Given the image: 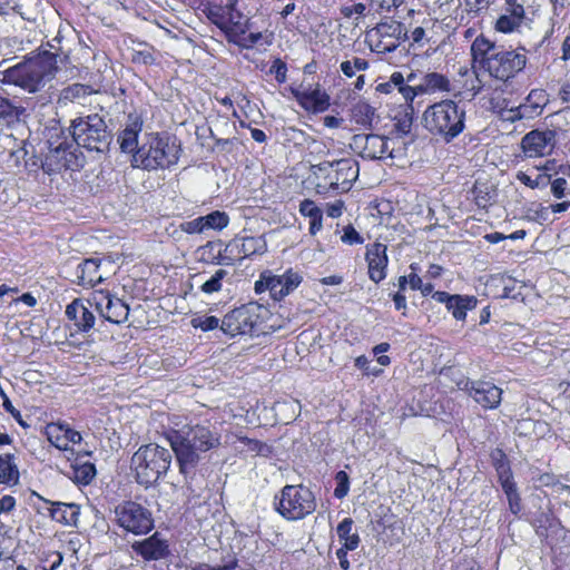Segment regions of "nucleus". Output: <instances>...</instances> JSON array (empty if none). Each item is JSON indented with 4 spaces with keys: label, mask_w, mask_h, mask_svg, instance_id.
I'll list each match as a JSON object with an SVG mask.
<instances>
[{
    "label": "nucleus",
    "mask_w": 570,
    "mask_h": 570,
    "mask_svg": "<svg viewBox=\"0 0 570 570\" xmlns=\"http://www.w3.org/2000/svg\"><path fill=\"white\" fill-rule=\"evenodd\" d=\"M59 37H55L47 43L49 49L38 48L23 57V60L1 71L0 82L22 89L28 94L41 91L47 83L52 81L58 71L59 63L68 59L67 55L61 56L59 48Z\"/></svg>",
    "instance_id": "f257e3e1"
},
{
    "label": "nucleus",
    "mask_w": 570,
    "mask_h": 570,
    "mask_svg": "<svg viewBox=\"0 0 570 570\" xmlns=\"http://www.w3.org/2000/svg\"><path fill=\"white\" fill-rule=\"evenodd\" d=\"M171 450L176 454L183 474L191 472L200 460V454L220 444L218 430L210 424L185 425L168 434Z\"/></svg>",
    "instance_id": "f03ea898"
},
{
    "label": "nucleus",
    "mask_w": 570,
    "mask_h": 570,
    "mask_svg": "<svg viewBox=\"0 0 570 570\" xmlns=\"http://www.w3.org/2000/svg\"><path fill=\"white\" fill-rule=\"evenodd\" d=\"M471 56L474 66L487 71L491 77L508 81L518 75L527 65V57L517 50H498L495 43L478 36L471 45Z\"/></svg>",
    "instance_id": "7ed1b4c3"
},
{
    "label": "nucleus",
    "mask_w": 570,
    "mask_h": 570,
    "mask_svg": "<svg viewBox=\"0 0 570 570\" xmlns=\"http://www.w3.org/2000/svg\"><path fill=\"white\" fill-rule=\"evenodd\" d=\"M314 174L317 179L316 193L323 196H332L347 193L352 188L358 177L360 167L355 159L342 158L316 165Z\"/></svg>",
    "instance_id": "20e7f679"
},
{
    "label": "nucleus",
    "mask_w": 570,
    "mask_h": 570,
    "mask_svg": "<svg viewBox=\"0 0 570 570\" xmlns=\"http://www.w3.org/2000/svg\"><path fill=\"white\" fill-rule=\"evenodd\" d=\"M422 119L426 130L450 142L464 130L465 110L455 101L444 99L428 107Z\"/></svg>",
    "instance_id": "39448f33"
},
{
    "label": "nucleus",
    "mask_w": 570,
    "mask_h": 570,
    "mask_svg": "<svg viewBox=\"0 0 570 570\" xmlns=\"http://www.w3.org/2000/svg\"><path fill=\"white\" fill-rule=\"evenodd\" d=\"M180 145L167 135H150L132 156V164L146 170L168 169L178 163Z\"/></svg>",
    "instance_id": "423d86ee"
},
{
    "label": "nucleus",
    "mask_w": 570,
    "mask_h": 570,
    "mask_svg": "<svg viewBox=\"0 0 570 570\" xmlns=\"http://www.w3.org/2000/svg\"><path fill=\"white\" fill-rule=\"evenodd\" d=\"M170 464V451L155 443L140 446L131 458L136 479L145 487L155 484L167 473Z\"/></svg>",
    "instance_id": "0eeeda50"
},
{
    "label": "nucleus",
    "mask_w": 570,
    "mask_h": 570,
    "mask_svg": "<svg viewBox=\"0 0 570 570\" xmlns=\"http://www.w3.org/2000/svg\"><path fill=\"white\" fill-rule=\"evenodd\" d=\"M69 132L72 142L89 151L105 153L109 149L112 135L105 119L98 114L79 116L71 120Z\"/></svg>",
    "instance_id": "6e6552de"
},
{
    "label": "nucleus",
    "mask_w": 570,
    "mask_h": 570,
    "mask_svg": "<svg viewBox=\"0 0 570 570\" xmlns=\"http://www.w3.org/2000/svg\"><path fill=\"white\" fill-rule=\"evenodd\" d=\"M276 511L288 521H297L312 514L316 509L314 493L306 487L285 485L275 497Z\"/></svg>",
    "instance_id": "1a4fd4ad"
},
{
    "label": "nucleus",
    "mask_w": 570,
    "mask_h": 570,
    "mask_svg": "<svg viewBox=\"0 0 570 570\" xmlns=\"http://www.w3.org/2000/svg\"><path fill=\"white\" fill-rule=\"evenodd\" d=\"M266 309L257 303H248L228 312L222 320L220 330L232 337L254 335L261 331Z\"/></svg>",
    "instance_id": "9d476101"
},
{
    "label": "nucleus",
    "mask_w": 570,
    "mask_h": 570,
    "mask_svg": "<svg viewBox=\"0 0 570 570\" xmlns=\"http://www.w3.org/2000/svg\"><path fill=\"white\" fill-rule=\"evenodd\" d=\"M406 39L407 29L402 22L393 19L382 20L365 35V42L377 53L392 52Z\"/></svg>",
    "instance_id": "9b49d317"
},
{
    "label": "nucleus",
    "mask_w": 570,
    "mask_h": 570,
    "mask_svg": "<svg viewBox=\"0 0 570 570\" xmlns=\"http://www.w3.org/2000/svg\"><path fill=\"white\" fill-rule=\"evenodd\" d=\"M302 281L303 276L292 268L281 275H275L271 271H264L255 282L254 289L256 294L268 291L274 301H281L294 292Z\"/></svg>",
    "instance_id": "f8f14e48"
},
{
    "label": "nucleus",
    "mask_w": 570,
    "mask_h": 570,
    "mask_svg": "<svg viewBox=\"0 0 570 570\" xmlns=\"http://www.w3.org/2000/svg\"><path fill=\"white\" fill-rule=\"evenodd\" d=\"M119 527L134 534H144L154 527L151 513L139 503L127 501L115 509Z\"/></svg>",
    "instance_id": "ddd939ff"
},
{
    "label": "nucleus",
    "mask_w": 570,
    "mask_h": 570,
    "mask_svg": "<svg viewBox=\"0 0 570 570\" xmlns=\"http://www.w3.org/2000/svg\"><path fill=\"white\" fill-rule=\"evenodd\" d=\"M87 303L95 306L99 314L110 323L121 324L128 320V305L109 292H97Z\"/></svg>",
    "instance_id": "4468645a"
},
{
    "label": "nucleus",
    "mask_w": 570,
    "mask_h": 570,
    "mask_svg": "<svg viewBox=\"0 0 570 570\" xmlns=\"http://www.w3.org/2000/svg\"><path fill=\"white\" fill-rule=\"evenodd\" d=\"M458 385L483 409H495L501 403L502 390L491 382L466 380Z\"/></svg>",
    "instance_id": "2eb2a0df"
},
{
    "label": "nucleus",
    "mask_w": 570,
    "mask_h": 570,
    "mask_svg": "<svg viewBox=\"0 0 570 570\" xmlns=\"http://www.w3.org/2000/svg\"><path fill=\"white\" fill-rule=\"evenodd\" d=\"M353 145L358 149V154L364 159H384L393 157V150L390 148V139L380 135H355Z\"/></svg>",
    "instance_id": "dca6fc26"
},
{
    "label": "nucleus",
    "mask_w": 570,
    "mask_h": 570,
    "mask_svg": "<svg viewBox=\"0 0 570 570\" xmlns=\"http://www.w3.org/2000/svg\"><path fill=\"white\" fill-rule=\"evenodd\" d=\"M524 6L519 0H505L502 14L497 19L494 29L501 33L520 32V28L527 23Z\"/></svg>",
    "instance_id": "f3484780"
},
{
    "label": "nucleus",
    "mask_w": 570,
    "mask_h": 570,
    "mask_svg": "<svg viewBox=\"0 0 570 570\" xmlns=\"http://www.w3.org/2000/svg\"><path fill=\"white\" fill-rule=\"evenodd\" d=\"M554 132L551 130H532L521 141L524 155L529 158L543 157L549 155L554 146Z\"/></svg>",
    "instance_id": "a211bd4d"
},
{
    "label": "nucleus",
    "mask_w": 570,
    "mask_h": 570,
    "mask_svg": "<svg viewBox=\"0 0 570 570\" xmlns=\"http://www.w3.org/2000/svg\"><path fill=\"white\" fill-rule=\"evenodd\" d=\"M131 549L145 561L160 560L169 553L168 542L159 532H155L144 540L135 541Z\"/></svg>",
    "instance_id": "6ab92c4d"
},
{
    "label": "nucleus",
    "mask_w": 570,
    "mask_h": 570,
    "mask_svg": "<svg viewBox=\"0 0 570 570\" xmlns=\"http://www.w3.org/2000/svg\"><path fill=\"white\" fill-rule=\"evenodd\" d=\"M71 147L72 144L68 142L67 139L59 142L49 140L50 151L42 164L43 170L51 174L60 170L61 168H70L71 158H73V153L69 150Z\"/></svg>",
    "instance_id": "aec40b11"
},
{
    "label": "nucleus",
    "mask_w": 570,
    "mask_h": 570,
    "mask_svg": "<svg viewBox=\"0 0 570 570\" xmlns=\"http://www.w3.org/2000/svg\"><path fill=\"white\" fill-rule=\"evenodd\" d=\"M142 118L137 112H130L127 117L124 129L119 132L117 141L122 153H137L138 137L142 130Z\"/></svg>",
    "instance_id": "412c9836"
},
{
    "label": "nucleus",
    "mask_w": 570,
    "mask_h": 570,
    "mask_svg": "<svg viewBox=\"0 0 570 570\" xmlns=\"http://www.w3.org/2000/svg\"><path fill=\"white\" fill-rule=\"evenodd\" d=\"M366 261L368 265V277L374 283H380L386 276L389 258L386 246L381 243H374L367 247Z\"/></svg>",
    "instance_id": "4be33fe9"
},
{
    "label": "nucleus",
    "mask_w": 570,
    "mask_h": 570,
    "mask_svg": "<svg viewBox=\"0 0 570 570\" xmlns=\"http://www.w3.org/2000/svg\"><path fill=\"white\" fill-rule=\"evenodd\" d=\"M294 97L299 106L309 112H323L330 107V96L318 86L294 91Z\"/></svg>",
    "instance_id": "5701e85b"
},
{
    "label": "nucleus",
    "mask_w": 570,
    "mask_h": 570,
    "mask_svg": "<svg viewBox=\"0 0 570 570\" xmlns=\"http://www.w3.org/2000/svg\"><path fill=\"white\" fill-rule=\"evenodd\" d=\"M82 301L75 299L66 307L67 317L73 322L78 331L89 332L95 325V315Z\"/></svg>",
    "instance_id": "b1692460"
},
{
    "label": "nucleus",
    "mask_w": 570,
    "mask_h": 570,
    "mask_svg": "<svg viewBox=\"0 0 570 570\" xmlns=\"http://www.w3.org/2000/svg\"><path fill=\"white\" fill-rule=\"evenodd\" d=\"M37 497L45 503L50 504V517L53 521L65 525L76 527L79 520L80 508L75 503L52 502L43 499L39 494Z\"/></svg>",
    "instance_id": "393cba45"
},
{
    "label": "nucleus",
    "mask_w": 570,
    "mask_h": 570,
    "mask_svg": "<svg viewBox=\"0 0 570 570\" xmlns=\"http://www.w3.org/2000/svg\"><path fill=\"white\" fill-rule=\"evenodd\" d=\"M100 261L96 258L85 259L77 266L76 277L81 286L94 287L104 281L99 271Z\"/></svg>",
    "instance_id": "a878e982"
},
{
    "label": "nucleus",
    "mask_w": 570,
    "mask_h": 570,
    "mask_svg": "<svg viewBox=\"0 0 570 570\" xmlns=\"http://www.w3.org/2000/svg\"><path fill=\"white\" fill-rule=\"evenodd\" d=\"M439 91H451L450 80L439 72L424 73L420 82L416 85V92H419V95L434 94Z\"/></svg>",
    "instance_id": "bb28decb"
},
{
    "label": "nucleus",
    "mask_w": 570,
    "mask_h": 570,
    "mask_svg": "<svg viewBox=\"0 0 570 570\" xmlns=\"http://www.w3.org/2000/svg\"><path fill=\"white\" fill-rule=\"evenodd\" d=\"M416 75L413 71L407 72L404 76L400 71H395L392 73V83L397 85V92L402 95L405 102L409 104V107L413 111L412 102L419 92H416Z\"/></svg>",
    "instance_id": "cd10ccee"
},
{
    "label": "nucleus",
    "mask_w": 570,
    "mask_h": 570,
    "mask_svg": "<svg viewBox=\"0 0 570 570\" xmlns=\"http://www.w3.org/2000/svg\"><path fill=\"white\" fill-rule=\"evenodd\" d=\"M227 26L222 30L226 33L228 41L233 42L235 38L244 36L250 26L249 20L239 11H227Z\"/></svg>",
    "instance_id": "c85d7f7f"
},
{
    "label": "nucleus",
    "mask_w": 570,
    "mask_h": 570,
    "mask_svg": "<svg viewBox=\"0 0 570 570\" xmlns=\"http://www.w3.org/2000/svg\"><path fill=\"white\" fill-rule=\"evenodd\" d=\"M299 213L309 218V233L316 235L323 227V213L311 199H304L299 204Z\"/></svg>",
    "instance_id": "c756f323"
},
{
    "label": "nucleus",
    "mask_w": 570,
    "mask_h": 570,
    "mask_svg": "<svg viewBox=\"0 0 570 570\" xmlns=\"http://www.w3.org/2000/svg\"><path fill=\"white\" fill-rule=\"evenodd\" d=\"M19 482V470L12 454L0 455V483L16 485Z\"/></svg>",
    "instance_id": "7c9ffc66"
},
{
    "label": "nucleus",
    "mask_w": 570,
    "mask_h": 570,
    "mask_svg": "<svg viewBox=\"0 0 570 570\" xmlns=\"http://www.w3.org/2000/svg\"><path fill=\"white\" fill-rule=\"evenodd\" d=\"M354 521L351 518H345L340 524L337 525L336 532L338 535V539L343 542L342 548H346L350 550H355L360 542V535L356 531L353 530Z\"/></svg>",
    "instance_id": "2f4dec72"
},
{
    "label": "nucleus",
    "mask_w": 570,
    "mask_h": 570,
    "mask_svg": "<svg viewBox=\"0 0 570 570\" xmlns=\"http://www.w3.org/2000/svg\"><path fill=\"white\" fill-rule=\"evenodd\" d=\"M475 306L476 298L474 296L453 295V299L446 308L452 313L455 320L464 321L466 312L475 308Z\"/></svg>",
    "instance_id": "473e14b6"
},
{
    "label": "nucleus",
    "mask_w": 570,
    "mask_h": 570,
    "mask_svg": "<svg viewBox=\"0 0 570 570\" xmlns=\"http://www.w3.org/2000/svg\"><path fill=\"white\" fill-rule=\"evenodd\" d=\"M236 248L243 257H249L252 255H262L266 252L267 245L263 237H243L238 243H235Z\"/></svg>",
    "instance_id": "72a5a7b5"
},
{
    "label": "nucleus",
    "mask_w": 570,
    "mask_h": 570,
    "mask_svg": "<svg viewBox=\"0 0 570 570\" xmlns=\"http://www.w3.org/2000/svg\"><path fill=\"white\" fill-rule=\"evenodd\" d=\"M491 461L498 473L500 484L513 481L509 461L502 450L495 449L492 451Z\"/></svg>",
    "instance_id": "f704fd0d"
},
{
    "label": "nucleus",
    "mask_w": 570,
    "mask_h": 570,
    "mask_svg": "<svg viewBox=\"0 0 570 570\" xmlns=\"http://www.w3.org/2000/svg\"><path fill=\"white\" fill-rule=\"evenodd\" d=\"M24 108L0 95V124H10L23 115Z\"/></svg>",
    "instance_id": "c9c22d12"
},
{
    "label": "nucleus",
    "mask_w": 570,
    "mask_h": 570,
    "mask_svg": "<svg viewBox=\"0 0 570 570\" xmlns=\"http://www.w3.org/2000/svg\"><path fill=\"white\" fill-rule=\"evenodd\" d=\"M492 283L497 287H502L501 293L499 294L502 298H517L521 295L520 289L521 286L518 284V282L512 278L511 276L507 275H499L492 278Z\"/></svg>",
    "instance_id": "e433bc0d"
},
{
    "label": "nucleus",
    "mask_w": 570,
    "mask_h": 570,
    "mask_svg": "<svg viewBox=\"0 0 570 570\" xmlns=\"http://www.w3.org/2000/svg\"><path fill=\"white\" fill-rule=\"evenodd\" d=\"M229 275L228 271L224 268L216 269L204 283L200 285V291L207 295L218 293L223 287V281Z\"/></svg>",
    "instance_id": "4c0bfd02"
},
{
    "label": "nucleus",
    "mask_w": 570,
    "mask_h": 570,
    "mask_svg": "<svg viewBox=\"0 0 570 570\" xmlns=\"http://www.w3.org/2000/svg\"><path fill=\"white\" fill-rule=\"evenodd\" d=\"M95 475L96 468L90 462L72 465V479L79 484H89Z\"/></svg>",
    "instance_id": "58836bf2"
},
{
    "label": "nucleus",
    "mask_w": 570,
    "mask_h": 570,
    "mask_svg": "<svg viewBox=\"0 0 570 570\" xmlns=\"http://www.w3.org/2000/svg\"><path fill=\"white\" fill-rule=\"evenodd\" d=\"M200 217L203 219L205 230H222L229 223L228 215L219 210L212 212L210 214Z\"/></svg>",
    "instance_id": "ea45409f"
},
{
    "label": "nucleus",
    "mask_w": 570,
    "mask_h": 570,
    "mask_svg": "<svg viewBox=\"0 0 570 570\" xmlns=\"http://www.w3.org/2000/svg\"><path fill=\"white\" fill-rule=\"evenodd\" d=\"M205 12L207 14V18L220 30L227 26L226 17L228 14L223 6L208 3V6L205 9Z\"/></svg>",
    "instance_id": "a19ab883"
},
{
    "label": "nucleus",
    "mask_w": 570,
    "mask_h": 570,
    "mask_svg": "<svg viewBox=\"0 0 570 570\" xmlns=\"http://www.w3.org/2000/svg\"><path fill=\"white\" fill-rule=\"evenodd\" d=\"M63 434L62 424H51L47 428V435L50 443L59 450L67 451V440Z\"/></svg>",
    "instance_id": "79ce46f5"
},
{
    "label": "nucleus",
    "mask_w": 570,
    "mask_h": 570,
    "mask_svg": "<svg viewBox=\"0 0 570 570\" xmlns=\"http://www.w3.org/2000/svg\"><path fill=\"white\" fill-rule=\"evenodd\" d=\"M501 487L507 495L510 511L517 515L521 511V499L514 481L501 484Z\"/></svg>",
    "instance_id": "37998d69"
},
{
    "label": "nucleus",
    "mask_w": 570,
    "mask_h": 570,
    "mask_svg": "<svg viewBox=\"0 0 570 570\" xmlns=\"http://www.w3.org/2000/svg\"><path fill=\"white\" fill-rule=\"evenodd\" d=\"M191 325L195 328H200L204 332L220 327L222 320L216 316H198L191 320Z\"/></svg>",
    "instance_id": "c03bdc74"
},
{
    "label": "nucleus",
    "mask_w": 570,
    "mask_h": 570,
    "mask_svg": "<svg viewBox=\"0 0 570 570\" xmlns=\"http://www.w3.org/2000/svg\"><path fill=\"white\" fill-rule=\"evenodd\" d=\"M336 488L334 490V495L337 499H343L347 495L350 490V478L345 471H338L335 475Z\"/></svg>",
    "instance_id": "a18cd8bd"
},
{
    "label": "nucleus",
    "mask_w": 570,
    "mask_h": 570,
    "mask_svg": "<svg viewBox=\"0 0 570 570\" xmlns=\"http://www.w3.org/2000/svg\"><path fill=\"white\" fill-rule=\"evenodd\" d=\"M472 69H473V79H471L470 81L468 80L465 82V87H466V90H469L471 92V96L475 97L476 95H479L482 91L484 83L478 72V70L480 69L479 66L475 65V68H474V62H473Z\"/></svg>",
    "instance_id": "49530a36"
},
{
    "label": "nucleus",
    "mask_w": 570,
    "mask_h": 570,
    "mask_svg": "<svg viewBox=\"0 0 570 570\" xmlns=\"http://www.w3.org/2000/svg\"><path fill=\"white\" fill-rule=\"evenodd\" d=\"M269 72L275 76V79L278 83L286 81L287 67L282 59L277 58L273 61L269 68Z\"/></svg>",
    "instance_id": "de8ad7c7"
},
{
    "label": "nucleus",
    "mask_w": 570,
    "mask_h": 570,
    "mask_svg": "<svg viewBox=\"0 0 570 570\" xmlns=\"http://www.w3.org/2000/svg\"><path fill=\"white\" fill-rule=\"evenodd\" d=\"M550 185H551L552 195L558 199H561L569 194L568 193V189H569L568 181L566 178H562V177L556 178L551 181Z\"/></svg>",
    "instance_id": "09e8293b"
},
{
    "label": "nucleus",
    "mask_w": 570,
    "mask_h": 570,
    "mask_svg": "<svg viewBox=\"0 0 570 570\" xmlns=\"http://www.w3.org/2000/svg\"><path fill=\"white\" fill-rule=\"evenodd\" d=\"M343 232L344 233L341 236V240L345 244L355 245L362 244L364 242L363 237L352 225H347Z\"/></svg>",
    "instance_id": "8fccbe9b"
},
{
    "label": "nucleus",
    "mask_w": 570,
    "mask_h": 570,
    "mask_svg": "<svg viewBox=\"0 0 570 570\" xmlns=\"http://www.w3.org/2000/svg\"><path fill=\"white\" fill-rule=\"evenodd\" d=\"M4 43L13 49V52L26 51L32 45L30 39L23 40L22 38L14 36L4 39Z\"/></svg>",
    "instance_id": "3c124183"
},
{
    "label": "nucleus",
    "mask_w": 570,
    "mask_h": 570,
    "mask_svg": "<svg viewBox=\"0 0 570 570\" xmlns=\"http://www.w3.org/2000/svg\"><path fill=\"white\" fill-rule=\"evenodd\" d=\"M262 39L261 32H252L248 36L245 37H237L233 40V42L239 47L243 48H252L254 45H256Z\"/></svg>",
    "instance_id": "603ef678"
},
{
    "label": "nucleus",
    "mask_w": 570,
    "mask_h": 570,
    "mask_svg": "<svg viewBox=\"0 0 570 570\" xmlns=\"http://www.w3.org/2000/svg\"><path fill=\"white\" fill-rule=\"evenodd\" d=\"M546 178L547 177L543 175H538L535 179H532L529 175H527L523 171H518L517 174V179L532 189L538 188L543 183V180H546Z\"/></svg>",
    "instance_id": "864d4df0"
},
{
    "label": "nucleus",
    "mask_w": 570,
    "mask_h": 570,
    "mask_svg": "<svg viewBox=\"0 0 570 570\" xmlns=\"http://www.w3.org/2000/svg\"><path fill=\"white\" fill-rule=\"evenodd\" d=\"M181 229L188 234H199L206 232L202 217H197L181 224Z\"/></svg>",
    "instance_id": "5fc2aeb1"
},
{
    "label": "nucleus",
    "mask_w": 570,
    "mask_h": 570,
    "mask_svg": "<svg viewBox=\"0 0 570 570\" xmlns=\"http://www.w3.org/2000/svg\"><path fill=\"white\" fill-rule=\"evenodd\" d=\"M236 563V559L233 556H228V559L223 560L220 564H204V570H230Z\"/></svg>",
    "instance_id": "6e6d98bb"
},
{
    "label": "nucleus",
    "mask_w": 570,
    "mask_h": 570,
    "mask_svg": "<svg viewBox=\"0 0 570 570\" xmlns=\"http://www.w3.org/2000/svg\"><path fill=\"white\" fill-rule=\"evenodd\" d=\"M2 401H3V402H2V406H3V409H4L8 413H10V414H11V415L17 420V422H18L21 426H27V424L24 423V421H23V420H22V417H21V413H20V411H18V410L12 405L11 401L9 400V397L7 396V397H4Z\"/></svg>",
    "instance_id": "4d7b16f0"
},
{
    "label": "nucleus",
    "mask_w": 570,
    "mask_h": 570,
    "mask_svg": "<svg viewBox=\"0 0 570 570\" xmlns=\"http://www.w3.org/2000/svg\"><path fill=\"white\" fill-rule=\"evenodd\" d=\"M374 6L382 10L391 11L404 3V0H371Z\"/></svg>",
    "instance_id": "13d9d810"
},
{
    "label": "nucleus",
    "mask_w": 570,
    "mask_h": 570,
    "mask_svg": "<svg viewBox=\"0 0 570 570\" xmlns=\"http://www.w3.org/2000/svg\"><path fill=\"white\" fill-rule=\"evenodd\" d=\"M63 433H65L63 435L67 440L68 448H69L70 443L77 444V443H80L82 440L81 434L78 431L70 429L67 425H63Z\"/></svg>",
    "instance_id": "bf43d9fd"
},
{
    "label": "nucleus",
    "mask_w": 570,
    "mask_h": 570,
    "mask_svg": "<svg viewBox=\"0 0 570 570\" xmlns=\"http://www.w3.org/2000/svg\"><path fill=\"white\" fill-rule=\"evenodd\" d=\"M344 203L342 200H336L333 204H328L326 208V214L331 218H337L343 214Z\"/></svg>",
    "instance_id": "052dcab7"
},
{
    "label": "nucleus",
    "mask_w": 570,
    "mask_h": 570,
    "mask_svg": "<svg viewBox=\"0 0 570 570\" xmlns=\"http://www.w3.org/2000/svg\"><path fill=\"white\" fill-rule=\"evenodd\" d=\"M347 551H351L350 549H346V548H340L337 551H336V557L340 561V566L343 570H348L350 569V561L347 559Z\"/></svg>",
    "instance_id": "680f3d73"
},
{
    "label": "nucleus",
    "mask_w": 570,
    "mask_h": 570,
    "mask_svg": "<svg viewBox=\"0 0 570 570\" xmlns=\"http://www.w3.org/2000/svg\"><path fill=\"white\" fill-rule=\"evenodd\" d=\"M17 8L16 0H0V14L6 16Z\"/></svg>",
    "instance_id": "e2e57ef3"
},
{
    "label": "nucleus",
    "mask_w": 570,
    "mask_h": 570,
    "mask_svg": "<svg viewBox=\"0 0 570 570\" xmlns=\"http://www.w3.org/2000/svg\"><path fill=\"white\" fill-rule=\"evenodd\" d=\"M432 297L433 299H435L436 302L439 303H442V304H445V306L448 307L449 304H451L452 299H453V295L446 293V292H434L432 294Z\"/></svg>",
    "instance_id": "0e129e2a"
},
{
    "label": "nucleus",
    "mask_w": 570,
    "mask_h": 570,
    "mask_svg": "<svg viewBox=\"0 0 570 570\" xmlns=\"http://www.w3.org/2000/svg\"><path fill=\"white\" fill-rule=\"evenodd\" d=\"M376 90L381 94H392L394 90L397 91V85L392 83V76L386 82L379 83Z\"/></svg>",
    "instance_id": "69168bd1"
},
{
    "label": "nucleus",
    "mask_w": 570,
    "mask_h": 570,
    "mask_svg": "<svg viewBox=\"0 0 570 570\" xmlns=\"http://www.w3.org/2000/svg\"><path fill=\"white\" fill-rule=\"evenodd\" d=\"M559 99L564 104H570V83L564 82L561 85L559 92H558Z\"/></svg>",
    "instance_id": "338daca9"
},
{
    "label": "nucleus",
    "mask_w": 570,
    "mask_h": 570,
    "mask_svg": "<svg viewBox=\"0 0 570 570\" xmlns=\"http://www.w3.org/2000/svg\"><path fill=\"white\" fill-rule=\"evenodd\" d=\"M562 56L561 58L567 61L570 60V35L567 36L561 46Z\"/></svg>",
    "instance_id": "774afa93"
}]
</instances>
